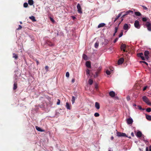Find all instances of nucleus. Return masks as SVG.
<instances>
[{
    "mask_svg": "<svg viewBox=\"0 0 151 151\" xmlns=\"http://www.w3.org/2000/svg\"><path fill=\"white\" fill-rule=\"evenodd\" d=\"M146 25L147 27H148L149 26H150L151 25V24L150 22H146Z\"/></svg>",
    "mask_w": 151,
    "mask_h": 151,
    "instance_id": "7c9ffc66",
    "label": "nucleus"
},
{
    "mask_svg": "<svg viewBox=\"0 0 151 151\" xmlns=\"http://www.w3.org/2000/svg\"><path fill=\"white\" fill-rule=\"evenodd\" d=\"M29 18L31 19L33 22H35L36 21V20L35 19V18L34 16H32L30 17Z\"/></svg>",
    "mask_w": 151,
    "mask_h": 151,
    "instance_id": "6ab92c4d",
    "label": "nucleus"
},
{
    "mask_svg": "<svg viewBox=\"0 0 151 151\" xmlns=\"http://www.w3.org/2000/svg\"><path fill=\"white\" fill-rule=\"evenodd\" d=\"M138 106L139 109L142 110V107L141 106Z\"/></svg>",
    "mask_w": 151,
    "mask_h": 151,
    "instance_id": "603ef678",
    "label": "nucleus"
},
{
    "mask_svg": "<svg viewBox=\"0 0 151 151\" xmlns=\"http://www.w3.org/2000/svg\"><path fill=\"white\" fill-rule=\"evenodd\" d=\"M28 6V4L27 3H25L24 4V7L26 8Z\"/></svg>",
    "mask_w": 151,
    "mask_h": 151,
    "instance_id": "c9c22d12",
    "label": "nucleus"
},
{
    "mask_svg": "<svg viewBox=\"0 0 151 151\" xmlns=\"http://www.w3.org/2000/svg\"><path fill=\"white\" fill-rule=\"evenodd\" d=\"M20 24H22V22H20Z\"/></svg>",
    "mask_w": 151,
    "mask_h": 151,
    "instance_id": "774afa93",
    "label": "nucleus"
},
{
    "mask_svg": "<svg viewBox=\"0 0 151 151\" xmlns=\"http://www.w3.org/2000/svg\"><path fill=\"white\" fill-rule=\"evenodd\" d=\"M129 28V26L127 24H124L123 26V29L124 30H127Z\"/></svg>",
    "mask_w": 151,
    "mask_h": 151,
    "instance_id": "9d476101",
    "label": "nucleus"
},
{
    "mask_svg": "<svg viewBox=\"0 0 151 151\" xmlns=\"http://www.w3.org/2000/svg\"><path fill=\"white\" fill-rule=\"evenodd\" d=\"M108 151H113L111 150H109Z\"/></svg>",
    "mask_w": 151,
    "mask_h": 151,
    "instance_id": "338daca9",
    "label": "nucleus"
},
{
    "mask_svg": "<svg viewBox=\"0 0 151 151\" xmlns=\"http://www.w3.org/2000/svg\"><path fill=\"white\" fill-rule=\"evenodd\" d=\"M131 135H132V137H134V133H133V132H132V133H131Z\"/></svg>",
    "mask_w": 151,
    "mask_h": 151,
    "instance_id": "13d9d810",
    "label": "nucleus"
},
{
    "mask_svg": "<svg viewBox=\"0 0 151 151\" xmlns=\"http://www.w3.org/2000/svg\"><path fill=\"white\" fill-rule=\"evenodd\" d=\"M146 119L149 121H151V116L149 115L146 114Z\"/></svg>",
    "mask_w": 151,
    "mask_h": 151,
    "instance_id": "2eb2a0df",
    "label": "nucleus"
},
{
    "mask_svg": "<svg viewBox=\"0 0 151 151\" xmlns=\"http://www.w3.org/2000/svg\"><path fill=\"white\" fill-rule=\"evenodd\" d=\"M105 24L104 23H101L98 26V27L99 28L104 27L105 25Z\"/></svg>",
    "mask_w": 151,
    "mask_h": 151,
    "instance_id": "f3484780",
    "label": "nucleus"
},
{
    "mask_svg": "<svg viewBox=\"0 0 151 151\" xmlns=\"http://www.w3.org/2000/svg\"><path fill=\"white\" fill-rule=\"evenodd\" d=\"M118 38H116L114 41V43H115L118 40Z\"/></svg>",
    "mask_w": 151,
    "mask_h": 151,
    "instance_id": "09e8293b",
    "label": "nucleus"
},
{
    "mask_svg": "<svg viewBox=\"0 0 151 151\" xmlns=\"http://www.w3.org/2000/svg\"><path fill=\"white\" fill-rule=\"evenodd\" d=\"M124 61V59L123 58H120L118 61L117 63L118 65L122 64Z\"/></svg>",
    "mask_w": 151,
    "mask_h": 151,
    "instance_id": "6e6552de",
    "label": "nucleus"
},
{
    "mask_svg": "<svg viewBox=\"0 0 151 151\" xmlns=\"http://www.w3.org/2000/svg\"><path fill=\"white\" fill-rule=\"evenodd\" d=\"M66 76L67 77H69V73L68 72H67L66 73Z\"/></svg>",
    "mask_w": 151,
    "mask_h": 151,
    "instance_id": "58836bf2",
    "label": "nucleus"
},
{
    "mask_svg": "<svg viewBox=\"0 0 151 151\" xmlns=\"http://www.w3.org/2000/svg\"><path fill=\"white\" fill-rule=\"evenodd\" d=\"M35 61H36V63H37V65H38L39 64V61L37 60V59H36L35 60Z\"/></svg>",
    "mask_w": 151,
    "mask_h": 151,
    "instance_id": "5fc2aeb1",
    "label": "nucleus"
},
{
    "mask_svg": "<svg viewBox=\"0 0 151 151\" xmlns=\"http://www.w3.org/2000/svg\"><path fill=\"white\" fill-rule=\"evenodd\" d=\"M146 151H148V148L147 147L146 148Z\"/></svg>",
    "mask_w": 151,
    "mask_h": 151,
    "instance_id": "bf43d9fd",
    "label": "nucleus"
},
{
    "mask_svg": "<svg viewBox=\"0 0 151 151\" xmlns=\"http://www.w3.org/2000/svg\"><path fill=\"white\" fill-rule=\"evenodd\" d=\"M142 20L143 22H146L147 21V19L146 17H143L142 18Z\"/></svg>",
    "mask_w": 151,
    "mask_h": 151,
    "instance_id": "e433bc0d",
    "label": "nucleus"
},
{
    "mask_svg": "<svg viewBox=\"0 0 151 151\" xmlns=\"http://www.w3.org/2000/svg\"><path fill=\"white\" fill-rule=\"evenodd\" d=\"M135 14L137 16H140L141 15V13L138 12H135Z\"/></svg>",
    "mask_w": 151,
    "mask_h": 151,
    "instance_id": "cd10ccee",
    "label": "nucleus"
},
{
    "mask_svg": "<svg viewBox=\"0 0 151 151\" xmlns=\"http://www.w3.org/2000/svg\"><path fill=\"white\" fill-rule=\"evenodd\" d=\"M125 16H126L125 14H124V15L122 17V18H124V17Z\"/></svg>",
    "mask_w": 151,
    "mask_h": 151,
    "instance_id": "e2e57ef3",
    "label": "nucleus"
},
{
    "mask_svg": "<svg viewBox=\"0 0 151 151\" xmlns=\"http://www.w3.org/2000/svg\"><path fill=\"white\" fill-rule=\"evenodd\" d=\"M118 28L117 27H115V33H116L118 30Z\"/></svg>",
    "mask_w": 151,
    "mask_h": 151,
    "instance_id": "79ce46f5",
    "label": "nucleus"
},
{
    "mask_svg": "<svg viewBox=\"0 0 151 151\" xmlns=\"http://www.w3.org/2000/svg\"><path fill=\"white\" fill-rule=\"evenodd\" d=\"M75 100V98L74 96H72L71 101H72V103L73 104L74 103Z\"/></svg>",
    "mask_w": 151,
    "mask_h": 151,
    "instance_id": "c85d7f7f",
    "label": "nucleus"
},
{
    "mask_svg": "<svg viewBox=\"0 0 151 151\" xmlns=\"http://www.w3.org/2000/svg\"><path fill=\"white\" fill-rule=\"evenodd\" d=\"M86 74L88 76V77L90 76V70L88 69H87L86 70Z\"/></svg>",
    "mask_w": 151,
    "mask_h": 151,
    "instance_id": "a211bd4d",
    "label": "nucleus"
},
{
    "mask_svg": "<svg viewBox=\"0 0 151 151\" xmlns=\"http://www.w3.org/2000/svg\"><path fill=\"white\" fill-rule=\"evenodd\" d=\"M77 8L78 9V11L79 13L81 14L82 13V9L80 4H78L77 6Z\"/></svg>",
    "mask_w": 151,
    "mask_h": 151,
    "instance_id": "39448f33",
    "label": "nucleus"
},
{
    "mask_svg": "<svg viewBox=\"0 0 151 151\" xmlns=\"http://www.w3.org/2000/svg\"><path fill=\"white\" fill-rule=\"evenodd\" d=\"M142 6L143 7V9L145 10H147L148 9L147 8L144 6L142 5Z\"/></svg>",
    "mask_w": 151,
    "mask_h": 151,
    "instance_id": "ea45409f",
    "label": "nucleus"
},
{
    "mask_svg": "<svg viewBox=\"0 0 151 151\" xmlns=\"http://www.w3.org/2000/svg\"><path fill=\"white\" fill-rule=\"evenodd\" d=\"M35 128L37 131L39 132H44L45 131L44 130L38 127V126H36Z\"/></svg>",
    "mask_w": 151,
    "mask_h": 151,
    "instance_id": "ddd939ff",
    "label": "nucleus"
},
{
    "mask_svg": "<svg viewBox=\"0 0 151 151\" xmlns=\"http://www.w3.org/2000/svg\"><path fill=\"white\" fill-rule=\"evenodd\" d=\"M95 88L96 89V90H97L98 88V85H96L95 86Z\"/></svg>",
    "mask_w": 151,
    "mask_h": 151,
    "instance_id": "864d4df0",
    "label": "nucleus"
},
{
    "mask_svg": "<svg viewBox=\"0 0 151 151\" xmlns=\"http://www.w3.org/2000/svg\"><path fill=\"white\" fill-rule=\"evenodd\" d=\"M147 29L149 31H151V25L147 27Z\"/></svg>",
    "mask_w": 151,
    "mask_h": 151,
    "instance_id": "4c0bfd02",
    "label": "nucleus"
},
{
    "mask_svg": "<svg viewBox=\"0 0 151 151\" xmlns=\"http://www.w3.org/2000/svg\"><path fill=\"white\" fill-rule=\"evenodd\" d=\"M114 137L113 136L111 137V140H113L114 139Z\"/></svg>",
    "mask_w": 151,
    "mask_h": 151,
    "instance_id": "680f3d73",
    "label": "nucleus"
},
{
    "mask_svg": "<svg viewBox=\"0 0 151 151\" xmlns=\"http://www.w3.org/2000/svg\"><path fill=\"white\" fill-rule=\"evenodd\" d=\"M45 69L46 70V71H47L48 70L49 67L47 66H45Z\"/></svg>",
    "mask_w": 151,
    "mask_h": 151,
    "instance_id": "c03bdc74",
    "label": "nucleus"
},
{
    "mask_svg": "<svg viewBox=\"0 0 151 151\" xmlns=\"http://www.w3.org/2000/svg\"><path fill=\"white\" fill-rule=\"evenodd\" d=\"M123 34V32H122L119 35V37H120L122 36Z\"/></svg>",
    "mask_w": 151,
    "mask_h": 151,
    "instance_id": "49530a36",
    "label": "nucleus"
},
{
    "mask_svg": "<svg viewBox=\"0 0 151 151\" xmlns=\"http://www.w3.org/2000/svg\"><path fill=\"white\" fill-rule=\"evenodd\" d=\"M142 134L141 132L138 131L137 132L136 136L138 137H140L142 136Z\"/></svg>",
    "mask_w": 151,
    "mask_h": 151,
    "instance_id": "9b49d317",
    "label": "nucleus"
},
{
    "mask_svg": "<svg viewBox=\"0 0 151 151\" xmlns=\"http://www.w3.org/2000/svg\"><path fill=\"white\" fill-rule=\"evenodd\" d=\"M22 28V26L20 25H19V27L17 29V30H19Z\"/></svg>",
    "mask_w": 151,
    "mask_h": 151,
    "instance_id": "37998d69",
    "label": "nucleus"
},
{
    "mask_svg": "<svg viewBox=\"0 0 151 151\" xmlns=\"http://www.w3.org/2000/svg\"><path fill=\"white\" fill-rule=\"evenodd\" d=\"M13 57L15 59H17L18 58V55L14 53L13 54Z\"/></svg>",
    "mask_w": 151,
    "mask_h": 151,
    "instance_id": "393cba45",
    "label": "nucleus"
},
{
    "mask_svg": "<svg viewBox=\"0 0 151 151\" xmlns=\"http://www.w3.org/2000/svg\"><path fill=\"white\" fill-rule=\"evenodd\" d=\"M17 83L16 82H14V86H13V90H16L17 88Z\"/></svg>",
    "mask_w": 151,
    "mask_h": 151,
    "instance_id": "412c9836",
    "label": "nucleus"
},
{
    "mask_svg": "<svg viewBox=\"0 0 151 151\" xmlns=\"http://www.w3.org/2000/svg\"><path fill=\"white\" fill-rule=\"evenodd\" d=\"M126 98H127V101H129L130 100V97L129 96H127Z\"/></svg>",
    "mask_w": 151,
    "mask_h": 151,
    "instance_id": "a19ab883",
    "label": "nucleus"
},
{
    "mask_svg": "<svg viewBox=\"0 0 151 151\" xmlns=\"http://www.w3.org/2000/svg\"><path fill=\"white\" fill-rule=\"evenodd\" d=\"M47 43L49 46H52L53 45V44L50 42H48Z\"/></svg>",
    "mask_w": 151,
    "mask_h": 151,
    "instance_id": "2f4dec72",
    "label": "nucleus"
},
{
    "mask_svg": "<svg viewBox=\"0 0 151 151\" xmlns=\"http://www.w3.org/2000/svg\"><path fill=\"white\" fill-rule=\"evenodd\" d=\"M60 104V100L59 99H58V101L57 102V104L59 105Z\"/></svg>",
    "mask_w": 151,
    "mask_h": 151,
    "instance_id": "de8ad7c7",
    "label": "nucleus"
},
{
    "mask_svg": "<svg viewBox=\"0 0 151 151\" xmlns=\"http://www.w3.org/2000/svg\"><path fill=\"white\" fill-rule=\"evenodd\" d=\"M101 67H99L98 69H97V70H99V72H100V71H101Z\"/></svg>",
    "mask_w": 151,
    "mask_h": 151,
    "instance_id": "8fccbe9b",
    "label": "nucleus"
},
{
    "mask_svg": "<svg viewBox=\"0 0 151 151\" xmlns=\"http://www.w3.org/2000/svg\"><path fill=\"white\" fill-rule=\"evenodd\" d=\"M83 58L84 59V60H88V57L85 54H84L83 55Z\"/></svg>",
    "mask_w": 151,
    "mask_h": 151,
    "instance_id": "b1692460",
    "label": "nucleus"
},
{
    "mask_svg": "<svg viewBox=\"0 0 151 151\" xmlns=\"http://www.w3.org/2000/svg\"><path fill=\"white\" fill-rule=\"evenodd\" d=\"M100 72H99V70H97L96 72L95 73V75H94V77L95 78L97 77L99 75V73Z\"/></svg>",
    "mask_w": 151,
    "mask_h": 151,
    "instance_id": "5701e85b",
    "label": "nucleus"
},
{
    "mask_svg": "<svg viewBox=\"0 0 151 151\" xmlns=\"http://www.w3.org/2000/svg\"><path fill=\"white\" fill-rule=\"evenodd\" d=\"M95 106L96 109H98L100 108V105L99 103L96 102L95 104Z\"/></svg>",
    "mask_w": 151,
    "mask_h": 151,
    "instance_id": "4468645a",
    "label": "nucleus"
},
{
    "mask_svg": "<svg viewBox=\"0 0 151 151\" xmlns=\"http://www.w3.org/2000/svg\"><path fill=\"white\" fill-rule=\"evenodd\" d=\"M147 87V86H145L143 88V91H144L146 89Z\"/></svg>",
    "mask_w": 151,
    "mask_h": 151,
    "instance_id": "3c124183",
    "label": "nucleus"
},
{
    "mask_svg": "<svg viewBox=\"0 0 151 151\" xmlns=\"http://www.w3.org/2000/svg\"><path fill=\"white\" fill-rule=\"evenodd\" d=\"M106 73L108 75H109L111 74V71H109L108 70H107L106 71Z\"/></svg>",
    "mask_w": 151,
    "mask_h": 151,
    "instance_id": "72a5a7b5",
    "label": "nucleus"
},
{
    "mask_svg": "<svg viewBox=\"0 0 151 151\" xmlns=\"http://www.w3.org/2000/svg\"><path fill=\"white\" fill-rule=\"evenodd\" d=\"M28 3L30 5H32L34 4V1L33 0H29Z\"/></svg>",
    "mask_w": 151,
    "mask_h": 151,
    "instance_id": "dca6fc26",
    "label": "nucleus"
},
{
    "mask_svg": "<svg viewBox=\"0 0 151 151\" xmlns=\"http://www.w3.org/2000/svg\"><path fill=\"white\" fill-rule=\"evenodd\" d=\"M94 116L95 117H98V116H99V114L98 113H95L94 114Z\"/></svg>",
    "mask_w": 151,
    "mask_h": 151,
    "instance_id": "f704fd0d",
    "label": "nucleus"
},
{
    "mask_svg": "<svg viewBox=\"0 0 151 151\" xmlns=\"http://www.w3.org/2000/svg\"><path fill=\"white\" fill-rule=\"evenodd\" d=\"M93 83V81L91 79H90L88 81V83L90 85H91Z\"/></svg>",
    "mask_w": 151,
    "mask_h": 151,
    "instance_id": "c756f323",
    "label": "nucleus"
},
{
    "mask_svg": "<svg viewBox=\"0 0 151 151\" xmlns=\"http://www.w3.org/2000/svg\"><path fill=\"white\" fill-rule=\"evenodd\" d=\"M144 54L145 57H144L143 54L142 53L137 54V57L140 58L142 59V60H148L149 58V55L150 54V52L149 51L147 50L145 51L144 52Z\"/></svg>",
    "mask_w": 151,
    "mask_h": 151,
    "instance_id": "f257e3e1",
    "label": "nucleus"
},
{
    "mask_svg": "<svg viewBox=\"0 0 151 151\" xmlns=\"http://www.w3.org/2000/svg\"><path fill=\"white\" fill-rule=\"evenodd\" d=\"M127 122L128 124H132L133 122V120L131 118H129L127 119Z\"/></svg>",
    "mask_w": 151,
    "mask_h": 151,
    "instance_id": "0eeeda50",
    "label": "nucleus"
},
{
    "mask_svg": "<svg viewBox=\"0 0 151 151\" xmlns=\"http://www.w3.org/2000/svg\"><path fill=\"white\" fill-rule=\"evenodd\" d=\"M134 26L136 28L139 29L140 28V25L139 24V21L135 20L134 23Z\"/></svg>",
    "mask_w": 151,
    "mask_h": 151,
    "instance_id": "7ed1b4c3",
    "label": "nucleus"
},
{
    "mask_svg": "<svg viewBox=\"0 0 151 151\" xmlns=\"http://www.w3.org/2000/svg\"><path fill=\"white\" fill-rule=\"evenodd\" d=\"M146 110L147 112H150L151 111V108H148L146 109Z\"/></svg>",
    "mask_w": 151,
    "mask_h": 151,
    "instance_id": "473e14b6",
    "label": "nucleus"
},
{
    "mask_svg": "<svg viewBox=\"0 0 151 151\" xmlns=\"http://www.w3.org/2000/svg\"><path fill=\"white\" fill-rule=\"evenodd\" d=\"M66 107L68 109H70V106L68 102L66 103Z\"/></svg>",
    "mask_w": 151,
    "mask_h": 151,
    "instance_id": "aec40b11",
    "label": "nucleus"
},
{
    "mask_svg": "<svg viewBox=\"0 0 151 151\" xmlns=\"http://www.w3.org/2000/svg\"><path fill=\"white\" fill-rule=\"evenodd\" d=\"M122 12L119 14L116 17V18L115 19L114 22H116L118 19L121 16V15Z\"/></svg>",
    "mask_w": 151,
    "mask_h": 151,
    "instance_id": "4be33fe9",
    "label": "nucleus"
},
{
    "mask_svg": "<svg viewBox=\"0 0 151 151\" xmlns=\"http://www.w3.org/2000/svg\"><path fill=\"white\" fill-rule=\"evenodd\" d=\"M131 13L132 14L133 13V12L132 11L129 10V11H128L126 12H125V14L126 15H127L128 14H129V13Z\"/></svg>",
    "mask_w": 151,
    "mask_h": 151,
    "instance_id": "a878e982",
    "label": "nucleus"
},
{
    "mask_svg": "<svg viewBox=\"0 0 151 151\" xmlns=\"http://www.w3.org/2000/svg\"><path fill=\"white\" fill-rule=\"evenodd\" d=\"M99 42L98 41L96 42L94 45V47L96 48H97L99 46Z\"/></svg>",
    "mask_w": 151,
    "mask_h": 151,
    "instance_id": "bb28decb",
    "label": "nucleus"
},
{
    "mask_svg": "<svg viewBox=\"0 0 151 151\" xmlns=\"http://www.w3.org/2000/svg\"><path fill=\"white\" fill-rule=\"evenodd\" d=\"M86 66L88 68H91V62L90 61H87L86 62Z\"/></svg>",
    "mask_w": 151,
    "mask_h": 151,
    "instance_id": "f8f14e48",
    "label": "nucleus"
},
{
    "mask_svg": "<svg viewBox=\"0 0 151 151\" xmlns=\"http://www.w3.org/2000/svg\"><path fill=\"white\" fill-rule=\"evenodd\" d=\"M75 81V79L74 78L72 79V83H74Z\"/></svg>",
    "mask_w": 151,
    "mask_h": 151,
    "instance_id": "6e6d98bb",
    "label": "nucleus"
},
{
    "mask_svg": "<svg viewBox=\"0 0 151 151\" xmlns=\"http://www.w3.org/2000/svg\"><path fill=\"white\" fill-rule=\"evenodd\" d=\"M126 46L125 44H122L121 45L120 48L122 50H123L124 52L127 51L126 50Z\"/></svg>",
    "mask_w": 151,
    "mask_h": 151,
    "instance_id": "423d86ee",
    "label": "nucleus"
},
{
    "mask_svg": "<svg viewBox=\"0 0 151 151\" xmlns=\"http://www.w3.org/2000/svg\"><path fill=\"white\" fill-rule=\"evenodd\" d=\"M149 151H151V146H150L149 147Z\"/></svg>",
    "mask_w": 151,
    "mask_h": 151,
    "instance_id": "052dcab7",
    "label": "nucleus"
},
{
    "mask_svg": "<svg viewBox=\"0 0 151 151\" xmlns=\"http://www.w3.org/2000/svg\"><path fill=\"white\" fill-rule=\"evenodd\" d=\"M117 136L119 137H127L126 134L124 133H122L120 132H117L116 133Z\"/></svg>",
    "mask_w": 151,
    "mask_h": 151,
    "instance_id": "20e7f679",
    "label": "nucleus"
},
{
    "mask_svg": "<svg viewBox=\"0 0 151 151\" xmlns=\"http://www.w3.org/2000/svg\"><path fill=\"white\" fill-rule=\"evenodd\" d=\"M133 106H136V104H133Z\"/></svg>",
    "mask_w": 151,
    "mask_h": 151,
    "instance_id": "0e129e2a",
    "label": "nucleus"
},
{
    "mask_svg": "<svg viewBox=\"0 0 151 151\" xmlns=\"http://www.w3.org/2000/svg\"><path fill=\"white\" fill-rule=\"evenodd\" d=\"M143 101L148 105H151V103L149 99L145 96H143L142 97Z\"/></svg>",
    "mask_w": 151,
    "mask_h": 151,
    "instance_id": "f03ea898",
    "label": "nucleus"
},
{
    "mask_svg": "<svg viewBox=\"0 0 151 151\" xmlns=\"http://www.w3.org/2000/svg\"><path fill=\"white\" fill-rule=\"evenodd\" d=\"M140 63H143L146 64L147 65H148V63L145 61H140Z\"/></svg>",
    "mask_w": 151,
    "mask_h": 151,
    "instance_id": "a18cd8bd",
    "label": "nucleus"
},
{
    "mask_svg": "<svg viewBox=\"0 0 151 151\" xmlns=\"http://www.w3.org/2000/svg\"><path fill=\"white\" fill-rule=\"evenodd\" d=\"M72 17L73 20L75 19L76 18V17L73 16H72Z\"/></svg>",
    "mask_w": 151,
    "mask_h": 151,
    "instance_id": "4d7b16f0",
    "label": "nucleus"
},
{
    "mask_svg": "<svg viewBox=\"0 0 151 151\" xmlns=\"http://www.w3.org/2000/svg\"><path fill=\"white\" fill-rule=\"evenodd\" d=\"M109 94V96L112 97H114L115 95V93L113 91H110Z\"/></svg>",
    "mask_w": 151,
    "mask_h": 151,
    "instance_id": "1a4fd4ad",
    "label": "nucleus"
},
{
    "mask_svg": "<svg viewBox=\"0 0 151 151\" xmlns=\"http://www.w3.org/2000/svg\"><path fill=\"white\" fill-rule=\"evenodd\" d=\"M116 33H115V32H114V33L113 34V36H114L115 35Z\"/></svg>",
    "mask_w": 151,
    "mask_h": 151,
    "instance_id": "69168bd1",
    "label": "nucleus"
}]
</instances>
